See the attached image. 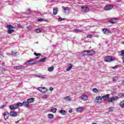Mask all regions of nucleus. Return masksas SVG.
Listing matches in <instances>:
<instances>
[{
	"mask_svg": "<svg viewBox=\"0 0 124 124\" xmlns=\"http://www.w3.org/2000/svg\"><path fill=\"white\" fill-rule=\"evenodd\" d=\"M120 56H124V50H122L120 52Z\"/></svg>",
	"mask_w": 124,
	"mask_h": 124,
	"instance_id": "obj_36",
	"label": "nucleus"
},
{
	"mask_svg": "<svg viewBox=\"0 0 124 124\" xmlns=\"http://www.w3.org/2000/svg\"><path fill=\"white\" fill-rule=\"evenodd\" d=\"M118 67H119V66L118 65H116L114 67H111V68L112 69H117V68H118Z\"/></svg>",
	"mask_w": 124,
	"mask_h": 124,
	"instance_id": "obj_40",
	"label": "nucleus"
},
{
	"mask_svg": "<svg viewBox=\"0 0 124 124\" xmlns=\"http://www.w3.org/2000/svg\"><path fill=\"white\" fill-rule=\"evenodd\" d=\"M122 60H123V63H124V58H122Z\"/></svg>",
	"mask_w": 124,
	"mask_h": 124,
	"instance_id": "obj_53",
	"label": "nucleus"
},
{
	"mask_svg": "<svg viewBox=\"0 0 124 124\" xmlns=\"http://www.w3.org/2000/svg\"><path fill=\"white\" fill-rule=\"evenodd\" d=\"M9 108L11 110H14L17 109V108H14V106L13 105L10 106Z\"/></svg>",
	"mask_w": 124,
	"mask_h": 124,
	"instance_id": "obj_32",
	"label": "nucleus"
},
{
	"mask_svg": "<svg viewBox=\"0 0 124 124\" xmlns=\"http://www.w3.org/2000/svg\"><path fill=\"white\" fill-rule=\"evenodd\" d=\"M36 77L40 78L41 79H45V78H46V75H37Z\"/></svg>",
	"mask_w": 124,
	"mask_h": 124,
	"instance_id": "obj_21",
	"label": "nucleus"
},
{
	"mask_svg": "<svg viewBox=\"0 0 124 124\" xmlns=\"http://www.w3.org/2000/svg\"><path fill=\"white\" fill-rule=\"evenodd\" d=\"M118 80V77H114V78H113V81H117Z\"/></svg>",
	"mask_w": 124,
	"mask_h": 124,
	"instance_id": "obj_43",
	"label": "nucleus"
},
{
	"mask_svg": "<svg viewBox=\"0 0 124 124\" xmlns=\"http://www.w3.org/2000/svg\"><path fill=\"white\" fill-rule=\"evenodd\" d=\"M82 8V11L83 12V13H87V12H89V10L88 7H81Z\"/></svg>",
	"mask_w": 124,
	"mask_h": 124,
	"instance_id": "obj_8",
	"label": "nucleus"
},
{
	"mask_svg": "<svg viewBox=\"0 0 124 124\" xmlns=\"http://www.w3.org/2000/svg\"><path fill=\"white\" fill-rule=\"evenodd\" d=\"M38 22H42V21H43V19L39 18V19H38Z\"/></svg>",
	"mask_w": 124,
	"mask_h": 124,
	"instance_id": "obj_45",
	"label": "nucleus"
},
{
	"mask_svg": "<svg viewBox=\"0 0 124 124\" xmlns=\"http://www.w3.org/2000/svg\"><path fill=\"white\" fill-rule=\"evenodd\" d=\"M17 114L18 113L16 111H11L10 113V115L12 117H14V118H15L16 117H17Z\"/></svg>",
	"mask_w": 124,
	"mask_h": 124,
	"instance_id": "obj_10",
	"label": "nucleus"
},
{
	"mask_svg": "<svg viewBox=\"0 0 124 124\" xmlns=\"http://www.w3.org/2000/svg\"><path fill=\"white\" fill-rule=\"evenodd\" d=\"M64 99L65 101H67V102H69L71 101V97H70V96H67L64 98Z\"/></svg>",
	"mask_w": 124,
	"mask_h": 124,
	"instance_id": "obj_14",
	"label": "nucleus"
},
{
	"mask_svg": "<svg viewBox=\"0 0 124 124\" xmlns=\"http://www.w3.org/2000/svg\"><path fill=\"white\" fill-rule=\"evenodd\" d=\"M37 90L41 92V93H46L48 91L46 87H39L37 88Z\"/></svg>",
	"mask_w": 124,
	"mask_h": 124,
	"instance_id": "obj_6",
	"label": "nucleus"
},
{
	"mask_svg": "<svg viewBox=\"0 0 124 124\" xmlns=\"http://www.w3.org/2000/svg\"><path fill=\"white\" fill-rule=\"evenodd\" d=\"M47 118L49 119V120H52L53 119V118H54V114H48L47 115Z\"/></svg>",
	"mask_w": 124,
	"mask_h": 124,
	"instance_id": "obj_20",
	"label": "nucleus"
},
{
	"mask_svg": "<svg viewBox=\"0 0 124 124\" xmlns=\"http://www.w3.org/2000/svg\"><path fill=\"white\" fill-rule=\"evenodd\" d=\"M113 8V6L111 5H107L104 7V10L106 11H108L111 10Z\"/></svg>",
	"mask_w": 124,
	"mask_h": 124,
	"instance_id": "obj_7",
	"label": "nucleus"
},
{
	"mask_svg": "<svg viewBox=\"0 0 124 124\" xmlns=\"http://www.w3.org/2000/svg\"><path fill=\"white\" fill-rule=\"evenodd\" d=\"M92 124H97L96 123H93Z\"/></svg>",
	"mask_w": 124,
	"mask_h": 124,
	"instance_id": "obj_55",
	"label": "nucleus"
},
{
	"mask_svg": "<svg viewBox=\"0 0 124 124\" xmlns=\"http://www.w3.org/2000/svg\"><path fill=\"white\" fill-rule=\"evenodd\" d=\"M27 102L29 103H32L34 102V98H30L27 99Z\"/></svg>",
	"mask_w": 124,
	"mask_h": 124,
	"instance_id": "obj_18",
	"label": "nucleus"
},
{
	"mask_svg": "<svg viewBox=\"0 0 124 124\" xmlns=\"http://www.w3.org/2000/svg\"><path fill=\"white\" fill-rule=\"evenodd\" d=\"M14 68L15 69H22V68H23V66L20 65V66H15L14 67Z\"/></svg>",
	"mask_w": 124,
	"mask_h": 124,
	"instance_id": "obj_26",
	"label": "nucleus"
},
{
	"mask_svg": "<svg viewBox=\"0 0 124 124\" xmlns=\"http://www.w3.org/2000/svg\"><path fill=\"white\" fill-rule=\"evenodd\" d=\"M53 90H54V88H53V87L49 88V90H50L51 91H53Z\"/></svg>",
	"mask_w": 124,
	"mask_h": 124,
	"instance_id": "obj_50",
	"label": "nucleus"
},
{
	"mask_svg": "<svg viewBox=\"0 0 124 124\" xmlns=\"http://www.w3.org/2000/svg\"><path fill=\"white\" fill-rule=\"evenodd\" d=\"M12 56H16V53L12 52L11 53Z\"/></svg>",
	"mask_w": 124,
	"mask_h": 124,
	"instance_id": "obj_44",
	"label": "nucleus"
},
{
	"mask_svg": "<svg viewBox=\"0 0 124 124\" xmlns=\"http://www.w3.org/2000/svg\"><path fill=\"white\" fill-rule=\"evenodd\" d=\"M27 14H30V13H31V9H28V11H27Z\"/></svg>",
	"mask_w": 124,
	"mask_h": 124,
	"instance_id": "obj_47",
	"label": "nucleus"
},
{
	"mask_svg": "<svg viewBox=\"0 0 124 124\" xmlns=\"http://www.w3.org/2000/svg\"><path fill=\"white\" fill-rule=\"evenodd\" d=\"M18 123H19V121H16V122H15L16 124H18Z\"/></svg>",
	"mask_w": 124,
	"mask_h": 124,
	"instance_id": "obj_54",
	"label": "nucleus"
},
{
	"mask_svg": "<svg viewBox=\"0 0 124 124\" xmlns=\"http://www.w3.org/2000/svg\"><path fill=\"white\" fill-rule=\"evenodd\" d=\"M62 9L63 10H64V13H66V14H67V13H69V7H62Z\"/></svg>",
	"mask_w": 124,
	"mask_h": 124,
	"instance_id": "obj_11",
	"label": "nucleus"
},
{
	"mask_svg": "<svg viewBox=\"0 0 124 124\" xmlns=\"http://www.w3.org/2000/svg\"><path fill=\"white\" fill-rule=\"evenodd\" d=\"M7 29H8V30H11V29H15V27L12 26L11 25H7L6 26Z\"/></svg>",
	"mask_w": 124,
	"mask_h": 124,
	"instance_id": "obj_22",
	"label": "nucleus"
},
{
	"mask_svg": "<svg viewBox=\"0 0 124 124\" xmlns=\"http://www.w3.org/2000/svg\"><path fill=\"white\" fill-rule=\"evenodd\" d=\"M42 91H45V90H43Z\"/></svg>",
	"mask_w": 124,
	"mask_h": 124,
	"instance_id": "obj_58",
	"label": "nucleus"
},
{
	"mask_svg": "<svg viewBox=\"0 0 124 124\" xmlns=\"http://www.w3.org/2000/svg\"><path fill=\"white\" fill-rule=\"evenodd\" d=\"M92 92H93L94 93H99V91L96 88L93 89L92 90Z\"/></svg>",
	"mask_w": 124,
	"mask_h": 124,
	"instance_id": "obj_25",
	"label": "nucleus"
},
{
	"mask_svg": "<svg viewBox=\"0 0 124 124\" xmlns=\"http://www.w3.org/2000/svg\"><path fill=\"white\" fill-rule=\"evenodd\" d=\"M29 102H23V105L25 106V107H27V108H30V104H29Z\"/></svg>",
	"mask_w": 124,
	"mask_h": 124,
	"instance_id": "obj_15",
	"label": "nucleus"
},
{
	"mask_svg": "<svg viewBox=\"0 0 124 124\" xmlns=\"http://www.w3.org/2000/svg\"><path fill=\"white\" fill-rule=\"evenodd\" d=\"M102 31L104 33V34H109V33H111V31L107 29V28H104L102 29Z\"/></svg>",
	"mask_w": 124,
	"mask_h": 124,
	"instance_id": "obj_5",
	"label": "nucleus"
},
{
	"mask_svg": "<svg viewBox=\"0 0 124 124\" xmlns=\"http://www.w3.org/2000/svg\"><path fill=\"white\" fill-rule=\"evenodd\" d=\"M73 32H76V33H77L78 32H82V31H83V30L76 29L74 30H73Z\"/></svg>",
	"mask_w": 124,
	"mask_h": 124,
	"instance_id": "obj_19",
	"label": "nucleus"
},
{
	"mask_svg": "<svg viewBox=\"0 0 124 124\" xmlns=\"http://www.w3.org/2000/svg\"><path fill=\"white\" fill-rule=\"evenodd\" d=\"M110 96V94H108L106 95L103 96L102 97L100 96H98L96 97L95 99L96 100V103H101V102H102V99H103V100H108V102H114V101H116V100H118V99H119V97L118 96H113L111 98H109Z\"/></svg>",
	"mask_w": 124,
	"mask_h": 124,
	"instance_id": "obj_1",
	"label": "nucleus"
},
{
	"mask_svg": "<svg viewBox=\"0 0 124 124\" xmlns=\"http://www.w3.org/2000/svg\"><path fill=\"white\" fill-rule=\"evenodd\" d=\"M34 56H36V57H38V56H41V54L40 53H37L36 52L34 53Z\"/></svg>",
	"mask_w": 124,
	"mask_h": 124,
	"instance_id": "obj_38",
	"label": "nucleus"
},
{
	"mask_svg": "<svg viewBox=\"0 0 124 124\" xmlns=\"http://www.w3.org/2000/svg\"><path fill=\"white\" fill-rule=\"evenodd\" d=\"M12 32H14V30L13 29H9L7 31V33L9 34H10L11 33H12Z\"/></svg>",
	"mask_w": 124,
	"mask_h": 124,
	"instance_id": "obj_27",
	"label": "nucleus"
},
{
	"mask_svg": "<svg viewBox=\"0 0 124 124\" xmlns=\"http://www.w3.org/2000/svg\"><path fill=\"white\" fill-rule=\"evenodd\" d=\"M83 111H84V108L83 107H79L76 108V112H77V113H81V112H83Z\"/></svg>",
	"mask_w": 124,
	"mask_h": 124,
	"instance_id": "obj_9",
	"label": "nucleus"
},
{
	"mask_svg": "<svg viewBox=\"0 0 124 124\" xmlns=\"http://www.w3.org/2000/svg\"><path fill=\"white\" fill-rule=\"evenodd\" d=\"M118 2H120V1H117Z\"/></svg>",
	"mask_w": 124,
	"mask_h": 124,
	"instance_id": "obj_56",
	"label": "nucleus"
},
{
	"mask_svg": "<svg viewBox=\"0 0 124 124\" xmlns=\"http://www.w3.org/2000/svg\"><path fill=\"white\" fill-rule=\"evenodd\" d=\"M117 21H118V18H113L109 20L108 22H109V23H111V24H115V23H116Z\"/></svg>",
	"mask_w": 124,
	"mask_h": 124,
	"instance_id": "obj_12",
	"label": "nucleus"
},
{
	"mask_svg": "<svg viewBox=\"0 0 124 124\" xmlns=\"http://www.w3.org/2000/svg\"><path fill=\"white\" fill-rule=\"evenodd\" d=\"M48 97H49V95H45L42 97V98L46 99V98H48Z\"/></svg>",
	"mask_w": 124,
	"mask_h": 124,
	"instance_id": "obj_37",
	"label": "nucleus"
},
{
	"mask_svg": "<svg viewBox=\"0 0 124 124\" xmlns=\"http://www.w3.org/2000/svg\"><path fill=\"white\" fill-rule=\"evenodd\" d=\"M72 112H73L72 109H70V110H69V113H72Z\"/></svg>",
	"mask_w": 124,
	"mask_h": 124,
	"instance_id": "obj_51",
	"label": "nucleus"
},
{
	"mask_svg": "<svg viewBox=\"0 0 124 124\" xmlns=\"http://www.w3.org/2000/svg\"><path fill=\"white\" fill-rule=\"evenodd\" d=\"M47 70L49 72H52V71L54 70V66H51V67H48Z\"/></svg>",
	"mask_w": 124,
	"mask_h": 124,
	"instance_id": "obj_23",
	"label": "nucleus"
},
{
	"mask_svg": "<svg viewBox=\"0 0 124 124\" xmlns=\"http://www.w3.org/2000/svg\"><path fill=\"white\" fill-rule=\"evenodd\" d=\"M16 105H17L18 107H22V106H23V103L18 102L16 103Z\"/></svg>",
	"mask_w": 124,
	"mask_h": 124,
	"instance_id": "obj_33",
	"label": "nucleus"
},
{
	"mask_svg": "<svg viewBox=\"0 0 124 124\" xmlns=\"http://www.w3.org/2000/svg\"><path fill=\"white\" fill-rule=\"evenodd\" d=\"M95 54V52L93 50H84L82 53L83 56H93Z\"/></svg>",
	"mask_w": 124,
	"mask_h": 124,
	"instance_id": "obj_2",
	"label": "nucleus"
},
{
	"mask_svg": "<svg viewBox=\"0 0 124 124\" xmlns=\"http://www.w3.org/2000/svg\"><path fill=\"white\" fill-rule=\"evenodd\" d=\"M108 111L109 112H113L114 111V107H111L108 108Z\"/></svg>",
	"mask_w": 124,
	"mask_h": 124,
	"instance_id": "obj_35",
	"label": "nucleus"
},
{
	"mask_svg": "<svg viewBox=\"0 0 124 124\" xmlns=\"http://www.w3.org/2000/svg\"><path fill=\"white\" fill-rule=\"evenodd\" d=\"M47 59L46 57H45L42 58L41 60H40V62H45L46 60Z\"/></svg>",
	"mask_w": 124,
	"mask_h": 124,
	"instance_id": "obj_34",
	"label": "nucleus"
},
{
	"mask_svg": "<svg viewBox=\"0 0 124 124\" xmlns=\"http://www.w3.org/2000/svg\"><path fill=\"white\" fill-rule=\"evenodd\" d=\"M13 106H14V108H17V107L18 106L17 104H15Z\"/></svg>",
	"mask_w": 124,
	"mask_h": 124,
	"instance_id": "obj_46",
	"label": "nucleus"
},
{
	"mask_svg": "<svg viewBox=\"0 0 124 124\" xmlns=\"http://www.w3.org/2000/svg\"><path fill=\"white\" fill-rule=\"evenodd\" d=\"M53 14L54 15H57L58 14V10L57 9H53Z\"/></svg>",
	"mask_w": 124,
	"mask_h": 124,
	"instance_id": "obj_29",
	"label": "nucleus"
},
{
	"mask_svg": "<svg viewBox=\"0 0 124 124\" xmlns=\"http://www.w3.org/2000/svg\"><path fill=\"white\" fill-rule=\"evenodd\" d=\"M50 111L52 112V113H56L57 112V108H52L50 109Z\"/></svg>",
	"mask_w": 124,
	"mask_h": 124,
	"instance_id": "obj_28",
	"label": "nucleus"
},
{
	"mask_svg": "<svg viewBox=\"0 0 124 124\" xmlns=\"http://www.w3.org/2000/svg\"><path fill=\"white\" fill-rule=\"evenodd\" d=\"M93 37V35L90 34H88L87 35V37L88 38H92V37Z\"/></svg>",
	"mask_w": 124,
	"mask_h": 124,
	"instance_id": "obj_41",
	"label": "nucleus"
},
{
	"mask_svg": "<svg viewBox=\"0 0 124 124\" xmlns=\"http://www.w3.org/2000/svg\"><path fill=\"white\" fill-rule=\"evenodd\" d=\"M35 32H36V33H39L41 32V29H36V30H35Z\"/></svg>",
	"mask_w": 124,
	"mask_h": 124,
	"instance_id": "obj_30",
	"label": "nucleus"
},
{
	"mask_svg": "<svg viewBox=\"0 0 124 124\" xmlns=\"http://www.w3.org/2000/svg\"><path fill=\"white\" fill-rule=\"evenodd\" d=\"M113 61H115V57L112 56H106L104 58V62H111Z\"/></svg>",
	"mask_w": 124,
	"mask_h": 124,
	"instance_id": "obj_3",
	"label": "nucleus"
},
{
	"mask_svg": "<svg viewBox=\"0 0 124 124\" xmlns=\"http://www.w3.org/2000/svg\"><path fill=\"white\" fill-rule=\"evenodd\" d=\"M61 115L64 116L66 114V111L64 110H61L59 112Z\"/></svg>",
	"mask_w": 124,
	"mask_h": 124,
	"instance_id": "obj_24",
	"label": "nucleus"
},
{
	"mask_svg": "<svg viewBox=\"0 0 124 124\" xmlns=\"http://www.w3.org/2000/svg\"><path fill=\"white\" fill-rule=\"evenodd\" d=\"M39 59V57H36V58L34 59V61L35 60H37V59Z\"/></svg>",
	"mask_w": 124,
	"mask_h": 124,
	"instance_id": "obj_52",
	"label": "nucleus"
},
{
	"mask_svg": "<svg viewBox=\"0 0 124 124\" xmlns=\"http://www.w3.org/2000/svg\"><path fill=\"white\" fill-rule=\"evenodd\" d=\"M68 68L66 69V71H70V70H71V69L72 68V67H73V65H72V64H69L68 65Z\"/></svg>",
	"mask_w": 124,
	"mask_h": 124,
	"instance_id": "obj_16",
	"label": "nucleus"
},
{
	"mask_svg": "<svg viewBox=\"0 0 124 124\" xmlns=\"http://www.w3.org/2000/svg\"><path fill=\"white\" fill-rule=\"evenodd\" d=\"M26 29H27L28 30H30V29H31V26H27Z\"/></svg>",
	"mask_w": 124,
	"mask_h": 124,
	"instance_id": "obj_48",
	"label": "nucleus"
},
{
	"mask_svg": "<svg viewBox=\"0 0 124 124\" xmlns=\"http://www.w3.org/2000/svg\"><path fill=\"white\" fill-rule=\"evenodd\" d=\"M34 63H35L34 60H31L26 62V64H34Z\"/></svg>",
	"mask_w": 124,
	"mask_h": 124,
	"instance_id": "obj_13",
	"label": "nucleus"
},
{
	"mask_svg": "<svg viewBox=\"0 0 124 124\" xmlns=\"http://www.w3.org/2000/svg\"><path fill=\"white\" fill-rule=\"evenodd\" d=\"M79 98L81 99V100H83V101H87V100H88V98H89L88 95H87V94L83 93L79 97Z\"/></svg>",
	"mask_w": 124,
	"mask_h": 124,
	"instance_id": "obj_4",
	"label": "nucleus"
},
{
	"mask_svg": "<svg viewBox=\"0 0 124 124\" xmlns=\"http://www.w3.org/2000/svg\"><path fill=\"white\" fill-rule=\"evenodd\" d=\"M9 114L8 112H5L3 114L4 118L5 121L8 119V117H9Z\"/></svg>",
	"mask_w": 124,
	"mask_h": 124,
	"instance_id": "obj_17",
	"label": "nucleus"
},
{
	"mask_svg": "<svg viewBox=\"0 0 124 124\" xmlns=\"http://www.w3.org/2000/svg\"><path fill=\"white\" fill-rule=\"evenodd\" d=\"M5 106H4V105H3V106H0V109H2L3 108H4Z\"/></svg>",
	"mask_w": 124,
	"mask_h": 124,
	"instance_id": "obj_49",
	"label": "nucleus"
},
{
	"mask_svg": "<svg viewBox=\"0 0 124 124\" xmlns=\"http://www.w3.org/2000/svg\"><path fill=\"white\" fill-rule=\"evenodd\" d=\"M64 20H65V19L62 18L61 17L58 18V21H59V22H62V21H63Z\"/></svg>",
	"mask_w": 124,
	"mask_h": 124,
	"instance_id": "obj_39",
	"label": "nucleus"
},
{
	"mask_svg": "<svg viewBox=\"0 0 124 124\" xmlns=\"http://www.w3.org/2000/svg\"><path fill=\"white\" fill-rule=\"evenodd\" d=\"M123 44H124V42L123 43Z\"/></svg>",
	"mask_w": 124,
	"mask_h": 124,
	"instance_id": "obj_57",
	"label": "nucleus"
},
{
	"mask_svg": "<svg viewBox=\"0 0 124 124\" xmlns=\"http://www.w3.org/2000/svg\"><path fill=\"white\" fill-rule=\"evenodd\" d=\"M119 96L120 97H124V93H120L119 94Z\"/></svg>",
	"mask_w": 124,
	"mask_h": 124,
	"instance_id": "obj_42",
	"label": "nucleus"
},
{
	"mask_svg": "<svg viewBox=\"0 0 124 124\" xmlns=\"http://www.w3.org/2000/svg\"><path fill=\"white\" fill-rule=\"evenodd\" d=\"M120 106L121 107V108H124V101H123L120 103Z\"/></svg>",
	"mask_w": 124,
	"mask_h": 124,
	"instance_id": "obj_31",
	"label": "nucleus"
}]
</instances>
